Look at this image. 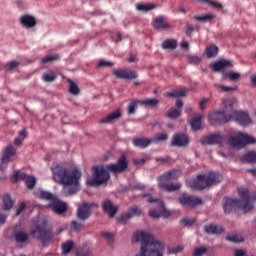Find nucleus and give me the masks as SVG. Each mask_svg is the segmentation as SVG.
I'll return each mask as SVG.
<instances>
[{
	"mask_svg": "<svg viewBox=\"0 0 256 256\" xmlns=\"http://www.w3.org/2000/svg\"><path fill=\"white\" fill-rule=\"evenodd\" d=\"M53 173V180L64 187H69L70 195L79 191V181H81L82 173L78 168H69L61 164H55L50 167Z\"/></svg>",
	"mask_w": 256,
	"mask_h": 256,
	"instance_id": "1",
	"label": "nucleus"
},
{
	"mask_svg": "<svg viewBox=\"0 0 256 256\" xmlns=\"http://www.w3.org/2000/svg\"><path fill=\"white\" fill-rule=\"evenodd\" d=\"M238 195L241 200L233 198H225L223 202V210L226 215L231 213H237L242 211L243 213H249L253 209V201H256V194H249V189L239 188Z\"/></svg>",
	"mask_w": 256,
	"mask_h": 256,
	"instance_id": "2",
	"label": "nucleus"
},
{
	"mask_svg": "<svg viewBox=\"0 0 256 256\" xmlns=\"http://www.w3.org/2000/svg\"><path fill=\"white\" fill-rule=\"evenodd\" d=\"M141 243L140 253L135 256H163L165 246L159 241H155L153 235L145 231H137L132 236L133 243Z\"/></svg>",
	"mask_w": 256,
	"mask_h": 256,
	"instance_id": "3",
	"label": "nucleus"
},
{
	"mask_svg": "<svg viewBox=\"0 0 256 256\" xmlns=\"http://www.w3.org/2000/svg\"><path fill=\"white\" fill-rule=\"evenodd\" d=\"M223 181V175L219 172H209L208 174H199L195 179L190 180L189 186L194 191H203L211 185H217Z\"/></svg>",
	"mask_w": 256,
	"mask_h": 256,
	"instance_id": "4",
	"label": "nucleus"
},
{
	"mask_svg": "<svg viewBox=\"0 0 256 256\" xmlns=\"http://www.w3.org/2000/svg\"><path fill=\"white\" fill-rule=\"evenodd\" d=\"M228 141L231 147L235 149H243V147H247V145L256 143L255 138L243 132H236L234 135L229 136Z\"/></svg>",
	"mask_w": 256,
	"mask_h": 256,
	"instance_id": "5",
	"label": "nucleus"
},
{
	"mask_svg": "<svg viewBox=\"0 0 256 256\" xmlns=\"http://www.w3.org/2000/svg\"><path fill=\"white\" fill-rule=\"evenodd\" d=\"M177 175H179V172L177 170H171L169 172H166L162 176H160V187L161 189H165L166 191H179L181 189V183H169L170 181H173L177 179Z\"/></svg>",
	"mask_w": 256,
	"mask_h": 256,
	"instance_id": "6",
	"label": "nucleus"
},
{
	"mask_svg": "<svg viewBox=\"0 0 256 256\" xmlns=\"http://www.w3.org/2000/svg\"><path fill=\"white\" fill-rule=\"evenodd\" d=\"M30 235H32L34 239L41 240L43 245H47V243L53 239V233L51 229L47 228L46 221H43L42 224L37 225L35 229L31 230Z\"/></svg>",
	"mask_w": 256,
	"mask_h": 256,
	"instance_id": "7",
	"label": "nucleus"
},
{
	"mask_svg": "<svg viewBox=\"0 0 256 256\" xmlns=\"http://www.w3.org/2000/svg\"><path fill=\"white\" fill-rule=\"evenodd\" d=\"M93 171V178L87 180V184L90 187H99V185H103V183H107V181H109V172L105 170V167L94 166Z\"/></svg>",
	"mask_w": 256,
	"mask_h": 256,
	"instance_id": "8",
	"label": "nucleus"
},
{
	"mask_svg": "<svg viewBox=\"0 0 256 256\" xmlns=\"http://www.w3.org/2000/svg\"><path fill=\"white\" fill-rule=\"evenodd\" d=\"M210 125H225V123H229L231 121V113L227 114V111H216L214 113H210L208 116Z\"/></svg>",
	"mask_w": 256,
	"mask_h": 256,
	"instance_id": "9",
	"label": "nucleus"
},
{
	"mask_svg": "<svg viewBox=\"0 0 256 256\" xmlns=\"http://www.w3.org/2000/svg\"><path fill=\"white\" fill-rule=\"evenodd\" d=\"M147 201L148 203H158V206L160 207V211L150 210L149 215L152 217V219H159V217H164V219H167L171 217V212L165 209V205H163V202L159 201V199L149 196Z\"/></svg>",
	"mask_w": 256,
	"mask_h": 256,
	"instance_id": "10",
	"label": "nucleus"
},
{
	"mask_svg": "<svg viewBox=\"0 0 256 256\" xmlns=\"http://www.w3.org/2000/svg\"><path fill=\"white\" fill-rule=\"evenodd\" d=\"M129 167V161L125 155H122L118 158L117 163H110L105 166V169L110 173H123V171H127Z\"/></svg>",
	"mask_w": 256,
	"mask_h": 256,
	"instance_id": "11",
	"label": "nucleus"
},
{
	"mask_svg": "<svg viewBox=\"0 0 256 256\" xmlns=\"http://www.w3.org/2000/svg\"><path fill=\"white\" fill-rule=\"evenodd\" d=\"M96 203L83 202L77 209V217L80 221H87L91 217V209L97 208Z\"/></svg>",
	"mask_w": 256,
	"mask_h": 256,
	"instance_id": "12",
	"label": "nucleus"
},
{
	"mask_svg": "<svg viewBox=\"0 0 256 256\" xmlns=\"http://www.w3.org/2000/svg\"><path fill=\"white\" fill-rule=\"evenodd\" d=\"M231 121H236V123H239V125H242V127H249V125L253 124V120H251L249 114L243 111L232 112Z\"/></svg>",
	"mask_w": 256,
	"mask_h": 256,
	"instance_id": "13",
	"label": "nucleus"
},
{
	"mask_svg": "<svg viewBox=\"0 0 256 256\" xmlns=\"http://www.w3.org/2000/svg\"><path fill=\"white\" fill-rule=\"evenodd\" d=\"M178 201L182 207H197V205H203V200L199 197L191 196L183 193Z\"/></svg>",
	"mask_w": 256,
	"mask_h": 256,
	"instance_id": "14",
	"label": "nucleus"
},
{
	"mask_svg": "<svg viewBox=\"0 0 256 256\" xmlns=\"http://www.w3.org/2000/svg\"><path fill=\"white\" fill-rule=\"evenodd\" d=\"M201 145H221L225 143V137L220 133H211L200 139Z\"/></svg>",
	"mask_w": 256,
	"mask_h": 256,
	"instance_id": "15",
	"label": "nucleus"
},
{
	"mask_svg": "<svg viewBox=\"0 0 256 256\" xmlns=\"http://www.w3.org/2000/svg\"><path fill=\"white\" fill-rule=\"evenodd\" d=\"M112 73L117 79H125L127 81H133V79L139 77L137 72L127 69H113Z\"/></svg>",
	"mask_w": 256,
	"mask_h": 256,
	"instance_id": "16",
	"label": "nucleus"
},
{
	"mask_svg": "<svg viewBox=\"0 0 256 256\" xmlns=\"http://www.w3.org/2000/svg\"><path fill=\"white\" fill-rule=\"evenodd\" d=\"M139 215H141V210L139 209V207L132 206L126 213L119 216L117 218V221H118V223L125 225V223H127V221H129V219H131V217H139Z\"/></svg>",
	"mask_w": 256,
	"mask_h": 256,
	"instance_id": "17",
	"label": "nucleus"
},
{
	"mask_svg": "<svg viewBox=\"0 0 256 256\" xmlns=\"http://www.w3.org/2000/svg\"><path fill=\"white\" fill-rule=\"evenodd\" d=\"M17 153V149L13 144H9L4 148L1 154V163L7 165L9 161H11L12 157H15V154Z\"/></svg>",
	"mask_w": 256,
	"mask_h": 256,
	"instance_id": "18",
	"label": "nucleus"
},
{
	"mask_svg": "<svg viewBox=\"0 0 256 256\" xmlns=\"http://www.w3.org/2000/svg\"><path fill=\"white\" fill-rule=\"evenodd\" d=\"M172 147H186L189 145V136L183 133L173 135L171 141Z\"/></svg>",
	"mask_w": 256,
	"mask_h": 256,
	"instance_id": "19",
	"label": "nucleus"
},
{
	"mask_svg": "<svg viewBox=\"0 0 256 256\" xmlns=\"http://www.w3.org/2000/svg\"><path fill=\"white\" fill-rule=\"evenodd\" d=\"M20 25L24 27V29H33V27H36L37 20L35 19V16L24 14L19 19Z\"/></svg>",
	"mask_w": 256,
	"mask_h": 256,
	"instance_id": "20",
	"label": "nucleus"
},
{
	"mask_svg": "<svg viewBox=\"0 0 256 256\" xmlns=\"http://www.w3.org/2000/svg\"><path fill=\"white\" fill-rule=\"evenodd\" d=\"M50 208L54 213H56V215H63V213H67V204L57 200V198L50 203Z\"/></svg>",
	"mask_w": 256,
	"mask_h": 256,
	"instance_id": "21",
	"label": "nucleus"
},
{
	"mask_svg": "<svg viewBox=\"0 0 256 256\" xmlns=\"http://www.w3.org/2000/svg\"><path fill=\"white\" fill-rule=\"evenodd\" d=\"M152 26L159 31L171 29V26L167 23V19L163 16L156 17L152 22Z\"/></svg>",
	"mask_w": 256,
	"mask_h": 256,
	"instance_id": "22",
	"label": "nucleus"
},
{
	"mask_svg": "<svg viewBox=\"0 0 256 256\" xmlns=\"http://www.w3.org/2000/svg\"><path fill=\"white\" fill-rule=\"evenodd\" d=\"M210 67L212 71L217 73L219 71H223V69H225L226 67H233V64H231V61L229 60L222 59L212 63Z\"/></svg>",
	"mask_w": 256,
	"mask_h": 256,
	"instance_id": "23",
	"label": "nucleus"
},
{
	"mask_svg": "<svg viewBox=\"0 0 256 256\" xmlns=\"http://www.w3.org/2000/svg\"><path fill=\"white\" fill-rule=\"evenodd\" d=\"M102 209L105 213H108L109 217H115L117 214V206H114L111 200H105L102 203Z\"/></svg>",
	"mask_w": 256,
	"mask_h": 256,
	"instance_id": "24",
	"label": "nucleus"
},
{
	"mask_svg": "<svg viewBox=\"0 0 256 256\" xmlns=\"http://www.w3.org/2000/svg\"><path fill=\"white\" fill-rule=\"evenodd\" d=\"M151 143H153V139L149 138H134L132 140L134 147H138L139 149H147Z\"/></svg>",
	"mask_w": 256,
	"mask_h": 256,
	"instance_id": "25",
	"label": "nucleus"
},
{
	"mask_svg": "<svg viewBox=\"0 0 256 256\" xmlns=\"http://www.w3.org/2000/svg\"><path fill=\"white\" fill-rule=\"evenodd\" d=\"M120 117H121V111L115 110L114 112L100 119L98 123H101V124L113 123V121H117V119H119Z\"/></svg>",
	"mask_w": 256,
	"mask_h": 256,
	"instance_id": "26",
	"label": "nucleus"
},
{
	"mask_svg": "<svg viewBox=\"0 0 256 256\" xmlns=\"http://www.w3.org/2000/svg\"><path fill=\"white\" fill-rule=\"evenodd\" d=\"M13 237L17 243H27L29 241V233L23 230H15Z\"/></svg>",
	"mask_w": 256,
	"mask_h": 256,
	"instance_id": "27",
	"label": "nucleus"
},
{
	"mask_svg": "<svg viewBox=\"0 0 256 256\" xmlns=\"http://www.w3.org/2000/svg\"><path fill=\"white\" fill-rule=\"evenodd\" d=\"M204 231L208 235H221V233H223V227L215 224H209L204 226Z\"/></svg>",
	"mask_w": 256,
	"mask_h": 256,
	"instance_id": "28",
	"label": "nucleus"
},
{
	"mask_svg": "<svg viewBox=\"0 0 256 256\" xmlns=\"http://www.w3.org/2000/svg\"><path fill=\"white\" fill-rule=\"evenodd\" d=\"M203 119V115L197 114L196 116L192 117L190 121V125L193 131H199L201 129V121Z\"/></svg>",
	"mask_w": 256,
	"mask_h": 256,
	"instance_id": "29",
	"label": "nucleus"
},
{
	"mask_svg": "<svg viewBox=\"0 0 256 256\" xmlns=\"http://www.w3.org/2000/svg\"><path fill=\"white\" fill-rule=\"evenodd\" d=\"M240 161L242 163H256V152L249 151L243 156H241Z\"/></svg>",
	"mask_w": 256,
	"mask_h": 256,
	"instance_id": "30",
	"label": "nucleus"
},
{
	"mask_svg": "<svg viewBox=\"0 0 256 256\" xmlns=\"http://www.w3.org/2000/svg\"><path fill=\"white\" fill-rule=\"evenodd\" d=\"M139 105H141V100L139 99L131 100L127 107L128 115H135L137 111V107H139Z\"/></svg>",
	"mask_w": 256,
	"mask_h": 256,
	"instance_id": "31",
	"label": "nucleus"
},
{
	"mask_svg": "<svg viewBox=\"0 0 256 256\" xmlns=\"http://www.w3.org/2000/svg\"><path fill=\"white\" fill-rule=\"evenodd\" d=\"M162 49H168L170 51H175L177 49V40L175 39H166L162 43Z\"/></svg>",
	"mask_w": 256,
	"mask_h": 256,
	"instance_id": "32",
	"label": "nucleus"
},
{
	"mask_svg": "<svg viewBox=\"0 0 256 256\" xmlns=\"http://www.w3.org/2000/svg\"><path fill=\"white\" fill-rule=\"evenodd\" d=\"M2 209L3 211H10V209H13V200L8 194L3 196Z\"/></svg>",
	"mask_w": 256,
	"mask_h": 256,
	"instance_id": "33",
	"label": "nucleus"
},
{
	"mask_svg": "<svg viewBox=\"0 0 256 256\" xmlns=\"http://www.w3.org/2000/svg\"><path fill=\"white\" fill-rule=\"evenodd\" d=\"M28 177L29 176H27V174H25L19 170H14V174L11 177V181H12V183H17V181H26Z\"/></svg>",
	"mask_w": 256,
	"mask_h": 256,
	"instance_id": "34",
	"label": "nucleus"
},
{
	"mask_svg": "<svg viewBox=\"0 0 256 256\" xmlns=\"http://www.w3.org/2000/svg\"><path fill=\"white\" fill-rule=\"evenodd\" d=\"M165 117L168 119H177L181 117V110L176 109V108H170L166 113Z\"/></svg>",
	"mask_w": 256,
	"mask_h": 256,
	"instance_id": "35",
	"label": "nucleus"
},
{
	"mask_svg": "<svg viewBox=\"0 0 256 256\" xmlns=\"http://www.w3.org/2000/svg\"><path fill=\"white\" fill-rule=\"evenodd\" d=\"M42 79L45 83H53L57 79V74L50 70L42 75Z\"/></svg>",
	"mask_w": 256,
	"mask_h": 256,
	"instance_id": "36",
	"label": "nucleus"
},
{
	"mask_svg": "<svg viewBox=\"0 0 256 256\" xmlns=\"http://www.w3.org/2000/svg\"><path fill=\"white\" fill-rule=\"evenodd\" d=\"M226 239H227V241H231L232 243H243V241H245L243 236H241V234H237V233H232L230 235H227Z\"/></svg>",
	"mask_w": 256,
	"mask_h": 256,
	"instance_id": "37",
	"label": "nucleus"
},
{
	"mask_svg": "<svg viewBox=\"0 0 256 256\" xmlns=\"http://www.w3.org/2000/svg\"><path fill=\"white\" fill-rule=\"evenodd\" d=\"M140 105H144V107H156V105H159V100L157 98L140 100Z\"/></svg>",
	"mask_w": 256,
	"mask_h": 256,
	"instance_id": "38",
	"label": "nucleus"
},
{
	"mask_svg": "<svg viewBox=\"0 0 256 256\" xmlns=\"http://www.w3.org/2000/svg\"><path fill=\"white\" fill-rule=\"evenodd\" d=\"M38 197L40 199H45V201H55V195H53L51 192H47L45 190H41L39 193H38Z\"/></svg>",
	"mask_w": 256,
	"mask_h": 256,
	"instance_id": "39",
	"label": "nucleus"
},
{
	"mask_svg": "<svg viewBox=\"0 0 256 256\" xmlns=\"http://www.w3.org/2000/svg\"><path fill=\"white\" fill-rule=\"evenodd\" d=\"M217 53H219V48L215 45H210L206 48V55L208 59H211V57H216Z\"/></svg>",
	"mask_w": 256,
	"mask_h": 256,
	"instance_id": "40",
	"label": "nucleus"
},
{
	"mask_svg": "<svg viewBox=\"0 0 256 256\" xmlns=\"http://www.w3.org/2000/svg\"><path fill=\"white\" fill-rule=\"evenodd\" d=\"M69 83V93H71V95H79L80 90H79V86L76 85V83L69 79L68 80Z\"/></svg>",
	"mask_w": 256,
	"mask_h": 256,
	"instance_id": "41",
	"label": "nucleus"
},
{
	"mask_svg": "<svg viewBox=\"0 0 256 256\" xmlns=\"http://www.w3.org/2000/svg\"><path fill=\"white\" fill-rule=\"evenodd\" d=\"M185 95H187V91H185V89L175 90V91L166 93V97H173V98L185 97Z\"/></svg>",
	"mask_w": 256,
	"mask_h": 256,
	"instance_id": "42",
	"label": "nucleus"
},
{
	"mask_svg": "<svg viewBox=\"0 0 256 256\" xmlns=\"http://www.w3.org/2000/svg\"><path fill=\"white\" fill-rule=\"evenodd\" d=\"M59 59H61L59 54L48 55L41 59V63L45 65V63H52V61H59Z\"/></svg>",
	"mask_w": 256,
	"mask_h": 256,
	"instance_id": "43",
	"label": "nucleus"
},
{
	"mask_svg": "<svg viewBox=\"0 0 256 256\" xmlns=\"http://www.w3.org/2000/svg\"><path fill=\"white\" fill-rule=\"evenodd\" d=\"M169 139V135L167 133H158L152 139V143H161V141H167Z\"/></svg>",
	"mask_w": 256,
	"mask_h": 256,
	"instance_id": "44",
	"label": "nucleus"
},
{
	"mask_svg": "<svg viewBox=\"0 0 256 256\" xmlns=\"http://www.w3.org/2000/svg\"><path fill=\"white\" fill-rule=\"evenodd\" d=\"M37 184V179L33 176H28L25 180V185L27 189H34L35 185Z\"/></svg>",
	"mask_w": 256,
	"mask_h": 256,
	"instance_id": "45",
	"label": "nucleus"
},
{
	"mask_svg": "<svg viewBox=\"0 0 256 256\" xmlns=\"http://www.w3.org/2000/svg\"><path fill=\"white\" fill-rule=\"evenodd\" d=\"M71 249H73V241L68 240L62 244V250L65 255L71 253Z\"/></svg>",
	"mask_w": 256,
	"mask_h": 256,
	"instance_id": "46",
	"label": "nucleus"
},
{
	"mask_svg": "<svg viewBox=\"0 0 256 256\" xmlns=\"http://www.w3.org/2000/svg\"><path fill=\"white\" fill-rule=\"evenodd\" d=\"M207 253V247L200 246L193 250L192 256H203Z\"/></svg>",
	"mask_w": 256,
	"mask_h": 256,
	"instance_id": "47",
	"label": "nucleus"
},
{
	"mask_svg": "<svg viewBox=\"0 0 256 256\" xmlns=\"http://www.w3.org/2000/svg\"><path fill=\"white\" fill-rule=\"evenodd\" d=\"M222 103L224 105V108L226 109V112L233 113V101L231 99H224L222 100Z\"/></svg>",
	"mask_w": 256,
	"mask_h": 256,
	"instance_id": "48",
	"label": "nucleus"
},
{
	"mask_svg": "<svg viewBox=\"0 0 256 256\" xmlns=\"http://www.w3.org/2000/svg\"><path fill=\"white\" fill-rule=\"evenodd\" d=\"M200 3H207L208 5H211V7H214V9H223V5L219 2L211 1V0H198Z\"/></svg>",
	"mask_w": 256,
	"mask_h": 256,
	"instance_id": "49",
	"label": "nucleus"
},
{
	"mask_svg": "<svg viewBox=\"0 0 256 256\" xmlns=\"http://www.w3.org/2000/svg\"><path fill=\"white\" fill-rule=\"evenodd\" d=\"M193 19L195 21H211L212 19H215V15L207 14L205 16H194Z\"/></svg>",
	"mask_w": 256,
	"mask_h": 256,
	"instance_id": "50",
	"label": "nucleus"
},
{
	"mask_svg": "<svg viewBox=\"0 0 256 256\" xmlns=\"http://www.w3.org/2000/svg\"><path fill=\"white\" fill-rule=\"evenodd\" d=\"M151 9H155V5H153V4H147V5H145V4H137V10L138 11H145V12H147V11H151Z\"/></svg>",
	"mask_w": 256,
	"mask_h": 256,
	"instance_id": "51",
	"label": "nucleus"
},
{
	"mask_svg": "<svg viewBox=\"0 0 256 256\" xmlns=\"http://www.w3.org/2000/svg\"><path fill=\"white\" fill-rule=\"evenodd\" d=\"M216 87H218V89H221V91H223L224 93H229L231 91H237V86L229 87V86H223L221 84H216Z\"/></svg>",
	"mask_w": 256,
	"mask_h": 256,
	"instance_id": "52",
	"label": "nucleus"
},
{
	"mask_svg": "<svg viewBox=\"0 0 256 256\" xmlns=\"http://www.w3.org/2000/svg\"><path fill=\"white\" fill-rule=\"evenodd\" d=\"M20 63L17 62V61H11V62H8L6 65H5V70L6 71H13V69L19 67Z\"/></svg>",
	"mask_w": 256,
	"mask_h": 256,
	"instance_id": "53",
	"label": "nucleus"
},
{
	"mask_svg": "<svg viewBox=\"0 0 256 256\" xmlns=\"http://www.w3.org/2000/svg\"><path fill=\"white\" fill-rule=\"evenodd\" d=\"M189 63H192L193 65H199L201 63V57L197 55H189L188 56Z\"/></svg>",
	"mask_w": 256,
	"mask_h": 256,
	"instance_id": "54",
	"label": "nucleus"
},
{
	"mask_svg": "<svg viewBox=\"0 0 256 256\" xmlns=\"http://www.w3.org/2000/svg\"><path fill=\"white\" fill-rule=\"evenodd\" d=\"M226 77H228L230 81H237L238 79L241 78V75L236 72H229V73H226Z\"/></svg>",
	"mask_w": 256,
	"mask_h": 256,
	"instance_id": "55",
	"label": "nucleus"
},
{
	"mask_svg": "<svg viewBox=\"0 0 256 256\" xmlns=\"http://www.w3.org/2000/svg\"><path fill=\"white\" fill-rule=\"evenodd\" d=\"M101 236L104 237V239H106L107 243H109V245H113V234L109 233V232H102Z\"/></svg>",
	"mask_w": 256,
	"mask_h": 256,
	"instance_id": "56",
	"label": "nucleus"
},
{
	"mask_svg": "<svg viewBox=\"0 0 256 256\" xmlns=\"http://www.w3.org/2000/svg\"><path fill=\"white\" fill-rule=\"evenodd\" d=\"M130 189H132V191H143V189H145V185L141 183H133L130 184Z\"/></svg>",
	"mask_w": 256,
	"mask_h": 256,
	"instance_id": "57",
	"label": "nucleus"
},
{
	"mask_svg": "<svg viewBox=\"0 0 256 256\" xmlns=\"http://www.w3.org/2000/svg\"><path fill=\"white\" fill-rule=\"evenodd\" d=\"M195 221H196L195 218H185V219L181 220V223L185 227H191V225H194Z\"/></svg>",
	"mask_w": 256,
	"mask_h": 256,
	"instance_id": "58",
	"label": "nucleus"
},
{
	"mask_svg": "<svg viewBox=\"0 0 256 256\" xmlns=\"http://www.w3.org/2000/svg\"><path fill=\"white\" fill-rule=\"evenodd\" d=\"M71 229L72 231H81V229H83V224L78 223L77 221H72Z\"/></svg>",
	"mask_w": 256,
	"mask_h": 256,
	"instance_id": "59",
	"label": "nucleus"
},
{
	"mask_svg": "<svg viewBox=\"0 0 256 256\" xmlns=\"http://www.w3.org/2000/svg\"><path fill=\"white\" fill-rule=\"evenodd\" d=\"M27 209V205L24 202H20L18 209L16 210V216L19 217L23 211Z\"/></svg>",
	"mask_w": 256,
	"mask_h": 256,
	"instance_id": "60",
	"label": "nucleus"
},
{
	"mask_svg": "<svg viewBox=\"0 0 256 256\" xmlns=\"http://www.w3.org/2000/svg\"><path fill=\"white\" fill-rule=\"evenodd\" d=\"M181 251H183V246H176L174 248L168 249V253H170V254L181 253Z\"/></svg>",
	"mask_w": 256,
	"mask_h": 256,
	"instance_id": "61",
	"label": "nucleus"
},
{
	"mask_svg": "<svg viewBox=\"0 0 256 256\" xmlns=\"http://www.w3.org/2000/svg\"><path fill=\"white\" fill-rule=\"evenodd\" d=\"M98 67H113V63L105 60H100L98 62Z\"/></svg>",
	"mask_w": 256,
	"mask_h": 256,
	"instance_id": "62",
	"label": "nucleus"
},
{
	"mask_svg": "<svg viewBox=\"0 0 256 256\" xmlns=\"http://www.w3.org/2000/svg\"><path fill=\"white\" fill-rule=\"evenodd\" d=\"M207 103H209V98H204L199 102V108L203 111L205 107H207Z\"/></svg>",
	"mask_w": 256,
	"mask_h": 256,
	"instance_id": "63",
	"label": "nucleus"
},
{
	"mask_svg": "<svg viewBox=\"0 0 256 256\" xmlns=\"http://www.w3.org/2000/svg\"><path fill=\"white\" fill-rule=\"evenodd\" d=\"M197 31V27H193V25H191V24H188L187 26H186V31H185V33H186V35H191V33H193V31Z\"/></svg>",
	"mask_w": 256,
	"mask_h": 256,
	"instance_id": "64",
	"label": "nucleus"
}]
</instances>
